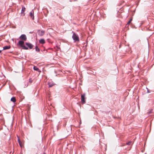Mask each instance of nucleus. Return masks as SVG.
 Masks as SVG:
<instances>
[{
  "mask_svg": "<svg viewBox=\"0 0 154 154\" xmlns=\"http://www.w3.org/2000/svg\"><path fill=\"white\" fill-rule=\"evenodd\" d=\"M24 42L23 41L20 40L18 42L17 44V45H20L21 47L23 49L25 50H27L28 48L26 47L24 45Z\"/></svg>",
  "mask_w": 154,
  "mask_h": 154,
  "instance_id": "obj_1",
  "label": "nucleus"
},
{
  "mask_svg": "<svg viewBox=\"0 0 154 154\" xmlns=\"http://www.w3.org/2000/svg\"><path fill=\"white\" fill-rule=\"evenodd\" d=\"M72 38L75 41H79V37L77 35L75 34L73 32V34L72 35Z\"/></svg>",
  "mask_w": 154,
  "mask_h": 154,
  "instance_id": "obj_2",
  "label": "nucleus"
},
{
  "mask_svg": "<svg viewBox=\"0 0 154 154\" xmlns=\"http://www.w3.org/2000/svg\"><path fill=\"white\" fill-rule=\"evenodd\" d=\"M19 39L21 40L26 41V40L27 37L25 35L22 34L20 37Z\"/></svg>",
  "mask_w": 154,
  "mask_h": 154,
  "instance_id": "obj_3",
  "label": "nucleus"
},
{
  "mask_svg": "<svg viewBox=\"0 0 154 154\" xmlns=\"http://www.w3.org/2000/svg\"><path fill=\"white\" fill-rule=\"evenodd\" d=\"M37 32L38 35L40 36H43L45 33V31L42 30H38Z\"/></svg>",
  "mask_w": 154,
  "mask_h": 154,
  "instance_id": "obj_4",
  "label": "nucleus"
},
{
  "mask_svg": "<svg viewBox=\"0 0 154 154\" xmlns=\"http://www.w3.org/2000/svg\"><path fill=\"white\" fill-rule=\"evenodd\" d=\"M34 12L33 10H32L29 14L32 20H33L34 19Z\"/></svg>",
  "mask_w": 154,
  "mask_h": 154,
  "instance_id": "obj_5",
  "label": "nucleus"
},
{
  "mask_svg": "<svg viewBox=\"0 0 154 154\" xmlns=\"http://www.w3.org/2000/svg\"><path fill=\"white\" fill-rule=\"evenodd\" d=\"M26 8H25L24 7H22V10H21V15L22 16H24L25 15V14L24 13V11L25 10Z\"/></svg>",
  "mask_w": 154,
  "mask_h": 154,
  "instance_id": "obj_6",
  "label": "nucleus"
},
{
  "mask_svg": "<svg viewBox=\"0 0 154 154\" xmlns=\"http://www.w3.org/2000/svg\"><path fill=\"white\" fill-rule=\"evenodd\" d=\"M85 94L81 95V101L83 103H85Z\"/></svg>",
  "mask_w": 154,
  "mask_h": 154,
  "instance_id": "obj_7",
  "label": "nucleus"
},
{
  "mask_svg": "<svg viewBox=\"0 0 154 154\" xmlns=\"http://www.w3.org/2000/svg\"><path fill=\"white\" fill-rule=\"evenodd\" d=\"M26 45L30 48L32 49L33 47V45L30 43H26Z\"/></svg>",
  "mask_w": 154,
  "mask_h": 154,
  "instance_id": "obj_8",
  "label": "nucleus"
},
{
  "mask_svg": "<svg viewBox=\"0 0 154 154\" xmlns=\"http://www.w3.org/2000/svg\"><path fill=\"white\" fill-rule=\"evenodd\" d=\"M39 43L42 44H44L45 43V41L44 39H41L39 40Z\"/></svg>",
  "mask_w": 154,
  "mask_h": 154,
  "instance_id": "obj_9",
  "label": "nucleus"
},
{
  "mask_svg": "<svg viewBox=\"0 0 154 154\" xmlns=\"http://www.w3.org/2000/svg\"><path fill=\"white\" fill-rule=\"evenodd\" d=\"M11 47L10 45L9 46H6L3 47V50H5L6 49H9Z\"/></svg>",
  "mask_w": 154,
  "mask_h": 154,
  "instance_id": "obj_10",
  "label": "nucleus"
},
{
  "mask_svg": "<svg viewBox=\"0 0 154 154\" xmlns=\"http://www.w3.org/2000/svg\"><path fill=\"white\" fill-rule=\"evenodd\" d=\"M11 101L15 102L16 101V99L14 97H12L11 99Z\"/></svg>",
  "mask_w": 154,
  "mask_h": 154,
  "instance_id": "obj_11",
  "label": "nucleus"
},
{
  "mask_svg": "<svg viewBox=\"0 0 154 154\" xmlns=\"http://www.w3.org/2000/svg\"><path fill=\"white\" fill-rule=\"evenodd\" d=\"M48 85L50 87H51L54 85V84L52 83L49 82L48 83Z\"/></svg>",
  "mask_w": 154,
  "mask_h": 154,
  "instance_id": "obj_12",
  "label": "nucleus"
},
{
  "mask_svg": "<svg viewBox=\"0 0 154 154\" xmlns=\"http://www.w3.org/2000/svg\"><path fill=\"white\" fill-rule=\"evenodd\" d=\"M33 69L35 70H36V71H38L39 69H38V68H37L36 66H34L33 67Z\"/></svg>",
  "mask_w": 154,
  "mask_h": 154,
  "instance_id": "obj_13",
  "label": "nucleus"
},
{
  "mask_svg": "<svg viewBox=\"0 0 154 154\" xmlns=\"http://www.w3.org/2000/svg\"><path fill=\"white\" fill-rule=\"evenodd\" d=\"M133 142L132 141H130L126 143V144L128 145H130L131 144H133Z\"/></svg>",
  "mask_w": 154,
  "mask_h": 154,
  "instance_id": "obj_14",
  "label": "nucleus"
},
{
  "mask_svg": "<svg viewBox=\"0 0 154 154\" xmlns=\"http://www.w3.org/2000/svg\"><path fill=\"white\" fill-rule=\"evenodd\" d=\"M35 50L36 51H37L38 52H39V48L37 46H36L35 47Z\"/></svg>",
  "mask_w": 154,
  "mask_h": 154,
  "instance_id": "obj_15",
  "label": "nucleus"
},
{
  "mask_svg": "<svg viewBox=\"0 0 154 154\" xmlns=\"http://www.w3.org/2000/svg\"><path fill=\"white\" fill-rule=\"evenodd\" d=\"M132 19H131L128 22V23H127V24H129L131 22V21H132Z\"/></svg>",
  "mask_w": 154,
  "mask_h": 154,
  "instance_id": "obj_16",
  "label": "nucleus"
},
{
  "mask_svg": "<svg viewBox=\"0 0 154 154\" xmlns=\"http://www.w3.org/2000/svg\"><path fill=\"white\" fill-rule=\"evenodd\" d=\"M19 143L20 144V146L21 147H22L23 145H22L21 142H20V143Z\"/></svg>",
  "mask_w": 154,
  "mask_h": 154,
  "instance_id": "obj_17",
  "label": "nucleus"
},
{
  "mask_svg": "<svg viewBox=\"0 0 154 154\" xmlns=\"http://www.w3.org/2000/svg\"><path fill=\"white\" fill-rule=\"evenodd\" d=\"M17 138H18V143H20V139H19V137H17Z\"/></svg>",
  "mask_w": 154,
  "mask_h": 154,
  "instance_id": "obj_18",
  "label": "nucleus"
},
{
  "mask_svg": "<svg viewBox=\"0 0 154 154\" xmlns=\"http://www.w3.org/2000/svg\"><path fill=\"white\" fill-rule=\"evenodd\" d=\"M147 92H148V93H149V91L148 90V91Z\"/></svg>",
  "mask_w": 154,
  "mask_h": 154,
  "instance_id": "obj_19",
  "label": "nucleus"
},
{
  "mask_svg": "<svg viewBox=\"0 0 154 154\" xmlns=\"http://www.w3.org/2000/svg\"><path fill=\"white\" fill-rule=\"evenodd\" d=\"M1 52V51L0 50V53Z\"/></svg>",
  "mask_w": 154,
  "mask_h": 154,
  "instance_id": "obj_20",
  "label": "nucleus"
},
{
  "mask_svg": "<svg viewBox=\"0 0 154 154\" xmlns=\"http://www.w3.org/2000/svg\"><path fill=\"white\" fill-rule=\"evenodd\" d=\"M151 113V112H149V113Z\"/></svg>",
  "mask_w": 154,
  "mask_h": 154,
  "instance_id": "obj_21",
  "label": "nucleus"
},
{
  "mask_svg": "<svg viewBox=\"0 0 154 154\" xmlns=\"http://www.w3.org/2000/svg\"><path fill=\"white\" fill-rule=\"evenodd\" d=\"M44 154H45V153H44Z\"/></svg>",
  "mask_w": 154,
  "mask_h": 154,
  "instance_id": "obj_22",
  "label": "nucleus"
}]
</instances>
